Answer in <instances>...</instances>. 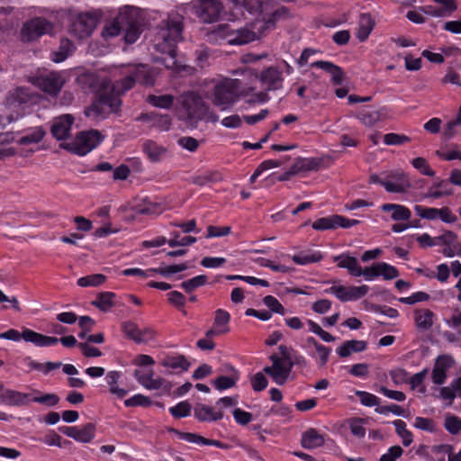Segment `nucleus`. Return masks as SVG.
Instances as JSON below:
<instances>
[{"label": "nucleus", "instance_id": "34", "mask_svg": "<svg viewBox=\"0 0 461 461\" xmlns=\"http://www.w3.org/2000/svg\"><path fill=\"white\" fill-rule=\"evenodd\" d=\"M136 83V78L134 77L133 71H131L128 76H126L124 78L116 81L113 87V95L115 96H118L120 95H123L126 91L131 89Z\"/></svg>", "mask_w": 461, "mask_h": 461}, {"label": "nucleus", "instance_id": "2", "mask_svg": "<svg viewBox=\"0 0 461 461\" xmlns=\"http://www.w3.org/2000/svg\"><path fill=\"white\" fill-rule=\"evenodd\" d=\"M210 41H218L224 40L230 45H244L257 39L254 31L248 27L234 28L229 23H221L217 25L207 34Z\"/></svg>", "mask_w": 461, "mask_h": 461}, {"label": "nucleus", "instance_id": "4", "mask_svg": "<svg viewBox=\"0 0 461 461\" xmlns=\"http://www.w3.org/2000/svg\"><path fill=\"white\" fill-rule=\"evenodd\" d=\"M182 105L191 120L207 119L212 122L219 120L218 115L210 110L203 99L194 92H187L182 95Z\"/></svg>", "mask_w": 461, "mask_h": 461}, {"label": "nucleus", "instance_id": "10", "mask_svg": "<svg viewBox=\"0 0 461 461\" xmlns=\"http://www.w3.org/2000/svg\"><path fill=\"white\" fill-rule=\"evenodd\" d=\"M269 358L272 361V366L264 367L263 372L272 377L277 384H285L294 366V362L279 358L277 354H272Z\"/></svg>", "mask_w": 461, "mask_h": 461}, {"label": "nucleus", "instance_id": "14", "mask_svg": "<svg viewBox=\"0 0 461 461\" xmlns=\"http://www.w3.org/2000/svg\"><path fill=\"white\" fill-rule=\"evenodd\" d=\"M455 365V359L450 355L438 356L434 363L431 379L435 384L441 385L446 382L447 371Z\"/></svg>", "mask_w": 461, "mask_h": 461}, {"label": "nucleus", "instance_id": "62", "mask_svg": "<svg viewBox=\"0 0 461 461\" xmlns=\"http://www.w3.org/2000/svg\"><path fill=\"white\" fill-rule=\"evenodd\" d=\"M263 302L267 307H268L272 312L276 313H279L281 315L285 314V308L279 303V301L272 295H267L264 297Z\"/></svg>", "mask_w": 461, "mask_h": 461}, {"label": "nucleus", "instance_id": "26", "mask_svg": "<svg viewBox=\"0 0 461 461\" xmlns=\"http://www.w3.org/2000/svg\"><path fill=\"white\" fill-rule=\"evenodd\" d=\"M414 315L415 324L419 330H428L433 326L434 313L430 310H416Z\"/></svg>", "mask_w": 461, "mask_h": 461}, {"label": "nucleus", "instance_id": "55", "mask_svg": "<svg viewBox=\"0 0 461 461\" xmlns=\"http://www.w3.org/2000/svg\"><path fill=\"white\" fill-rule=\"evenodd\" d=\"M95 324V321L89 316H81L78 320V325L81 328V331L79 332L78 337L80 339H86L88 332L91 331Z\"/></svg>", "mask_w": 461, "mask_h": 461}, {"label": "nucleus", "instance_id": "3", "mask_svg": "<svg viewBox=\"0 0 461 461\" xmlns=\"http://www.w3.org/2000/svg\"><path fill=\"white\" fill-rule=\"evenodd\" d=\"M240 90V81L239 79L223 78L214 85L211 101L221 111H226L238 101Z\"/></svg>", "mask_w": 461, "mask_h": 461}, {"label": "nucleus", "instance_id": "49", "mask_svg": "<svg viewBox=\"0 0 461 461\" xmlns=\"http://www.w3.org/2000/svg\"><path fill=\"white\" fill-rule=\"evenodd\" d=\"M236 8L243 7L249 14H256L260 0H229Z\"/></svg>", "mask_w": 461, "mask_h": 461}, {"label": "nucleus", "instance_id": "8", "mask_svg": "<svg viewBox=\"0 0 461 461\" xmlns=\"http://www.w3.org/2000/svg\"><path fill=\"white\" fill-rule=\"evenodd\" d=\"M256 15L264 23V29L274 27L278 20L291 16L289 8L285 6L275 9L274 0L260 1Z\"/></svg>", "mask_w": 461, "mask_h": 461}, {"label": "nucleus", "instance_id": "15", "mask_svg": "<svg viewBox=\"0 0 461 461\" xmlns=\"http://www.w3.org/2000/svg\"><path fill=\"white\" fill-rule=\"evenodd\" d=\"M74 120L75 119L71 114H63L54 118L50 127L52 136L58 140L68 139L71 127L74 123Z\"/></svg>", "mask_w": 461, "mask_h": 461}, {"label": "nucleus", "instance_id": "56", "mask_svg": "<svg viewBox=\"0 0 461 461\" xmlns=\"http://www.w3.org/2000/svg\"><path fill=\"white\" fill-rule=\"evenodd\" d=\"M411 164L413 167L420 170L422 175L434 176L435 171L432 170L424 158L419 157L412 159Z\"/></svg>", "mask_w": 461, "mask_h": 461}, {"label": "nucleus", "instance_id": "37", "mask_svg": "<svg viewBox=\"0 0 461 461\" xmlns=\"http://www.w3.org/2000/svg\"><path fill=\"white\" fill-rule=\"evenodd\" d=\"M322 258V254L320 251H301L300 253L294 255L292 259L298 265H307L319 262Z\"/></svg>", "mask_w": 461, "mask_h": 461}, {"label": "nucleus", "instance_id": "42", "mask_svg": "<svg viewBox=\"0 0 461 461\" xmlns=\"http://www.w3.org/2000/svg\"><path fill=\"white\" fill-rule=\"evenodd\" d=\"M207 283V276L204 275L194 276L187 281L181 283L180 286L186 292L192 293L196 288L204 285Z\"/></svg>", "mask_w": 461, "mask_h": 461}, {"label": "nucleus", "instance_id": "45", "mask_svg": "<svg viewBox=\"0 0 461 461\" xmlns=\"http://www.w3.org/2000/svg\"><path fill=\"white\" fill-rule=\"evenodd\" d=\"M382 185L387 192L397 194L405 193L407 189L411 187V184L408 180H402V182L395 183L392 181H385L384 183H382Z\"/></svg>", "mask_w": 461, "mask_h": 461}, {"label": "nucleus", "instance_id": "12", "mask_svg": "<svg viewBox=\"0 0 461 461\" xmlns=\"http://www.w3.org/2000/svg\"><path fill=\"white\" fill-rule=\"evenodd\" d=\"M198 5L195 6V14L205 23L216 21L221 12L222 5L218 0H197Z\"/></svg>", "mask_w": 461, "mask_h": 461}, {"label": "nucleus", "instance_id": "53", "mask_svg": "<svg viewBox=\"0 0 461 461\" xmlns=\"http://www.w3.org/2000/svg\"><path fill=\"white\" fill-rule=\"evenodd\" d=\"M378 267H380V276H382L385 280H392L399 276V271L393 266L384 262H379Z\"/></svg>", "mask_w": 461, "mask_h": 461}, {"label": "nucleus", "instance_id": "60", "mask_svg": "<svg viewBox=\"0 0 461 461\" xmlns=\"http://www.w3.org/2000/svg\"><path fill=\"white\" fill-rule=\"evenodd\" d=\"M151 400L142 394H135L134 396L124 401V404L127 407L133 406H149L151 405Z\"/></svg>", "mask_w": 461, "mask_h": 461}, {"label": "nucleus", "instance_id": "18", "mask_svg": "<svg viewBox=\"0 0 461 461\" xmlns=\"http://www.w3.org/2000/svg\"><path fill=\"white\" fill-rule=\"evenodd\" d=\"M259 80L265 86L266 91L279 89L283 81L282 72L274 67L263 70Z\"/></svg>", "mask_w": 461, "mask_h": 461}, {"label": "nucleus", "instance_id": "61", "mask_svg": "<svg viewBox=\"0 0 461 461\" xmlns=\"http://www.w3.org/2000/svg\"><path fill=\"white\" fill-rule=\"evenodd\" d=\"M231 233V228L230 226H214L210 225L207 227L206 238L223 237Z\"/></svg>", "mask_w": 461, "mask_h": 461}, {"label": "nucleus", "instance_id": "28", "mask_svg": "<svg viewBox=\"0 0 461 461\" xmlns=\"http://www.w3.org/2000/svg\"><path fill=\"white\" fill-rule=\"evenodd\" d=\"M366 348V342L364 340H348L337 348V353L340 357H347L352 352H362Z\"/></svg>", "mask_w": 461, "mask_h": 461}, {"label": "nucleus", "instance_id": "24", "mask_svg": "<svg viewBox=\"0 0 461 461\" xmlns=\"http://www.w3.org/2000/svg\"><path fill=\"white\" fill-rule=\"evenodd\" d=\"M132 71L136 78V82L148 86L155 85L156 75L154 69L145 65H138Z\"/></svg>", "mask_w": 461, "mask_h": 461}, {"label": "nucleus", "instance_id": "57", "mask_svg": "<svg viewBox=\"0 0 461 461\" xmlns=\"http://www.w3.org/2000/svg\"><path fill=\"white\" fill-rule=\"evenodd\" d=\"M410 140V137L403 134L387 133L384 136V142L388 146L402 145L403 143L409 142Z\"/></svg>", "mask_w": 461, "mask_h": 461}, {"label": "nucleus", "instance_id": "32", "mask_svg": "<svg viewBox=\"0 0 461 461\" xmlns=\"http://www.w3.org/2000/svg\"><path fill=\"white\" fill-rule=\"evenodd\" d=\"M143 151L152 162H158L161 159L162 156L166 153L167 149L158 145L153 140H146L143 143Z\"/></svg>", "mask_w": 461, "mask_h": 461}, {"label": "nucleus", "instance_id": "1", "mask_svg": "<svg viewBox=\"0 0 461 461\" xmlns=\"http://www.w3.org/2000/svg\"><path fill=\"white\" fill-rule=\"evenodd\" d=\"M184 17L174 13L162 21L155 36V48L172 58L176 55V43L182 40Z\"/></svg>", "mask_w": 461, "mask_h": 461}, {"label": "nucleus", "instance_id": "29", "mask_svg": "<svg viewBox=\"0 0 461 461\" xmlns=\"http://www.w3.org/2000/svg\"><path fill=\"white\" fill-rule=\"evenodd\" d=\"M381 209L384 212H392L393 221H408L411 216V211L401 204L384 203Z\"/></svg>", "mask_w": 461, "mask_h": 461}, {"label": "nucleus", "instance_id": "9", "mask_svg": "<svg viewBox=\"0 0 461 461\" xmlns=\"http://www.w3.org/2000/svg\"><path fill=\"white\" fill-rule=\"evenodd\" d=\"M54 24L43 17H35L23 23L21 30L23 41L31 42L45 34H52Z\"/></svg>", "mask_w": 461, "mask_h": 461}, {"label": "nucleus", "instance_id": "25", "mask_svg": "<svg viewBox=\"0 0 461 461\" xmlns=\"http://www.w3.org/2000/svg\"><path fill=\"white\" fill-rule=\"evenodd\" d=\"M128 22L127 24H123V39L126 43L131 44L139 39L141 29L140 23L132 15L128 14Z\"/></svg>", "mask_w": 461, "mask_h": 461}, {"label": "nucleus", "instance_id": "22", "mask_svg": "<svg viewBox=\"0 0 461 461\" xmlns=\"http://www.w3.org/2000/svg\"><path fill=\"white\" fill-rule=\"evenodd\" d=\"M312 66L323 69L330 74L333 84L341 85L343 83L345 74L342 68L332 62L320 60L312 63Z\"/></svg>", "mask_w": 461, "mask_h": 461}, {"label": "nucleus", "instance_id": "5", "mask_svg": "<svg viewBox=\"0 0 461 461\" xmlns=\"http://www.w3.org/2000/svg\"><path fill=\"white\" fill-rule=\"evenodd\" d=\"M103 139V135L97 130L81 131L72 141L61 143L60 148L79 156H84L95 149Z\"/></svg>", "mask_w": 461, "mask_h": 461}, {"label": "nucleus", "instance_id": "41", "mask_svg": "<svg viewBox=\"0 0 461 461\" xmlns=\"http://www.w3.org/2000/svg\"><path fill=\"white\" fill-rule=\"evenodd\" d=\"M106 280V276L103 274H94L90 276H86L84 277H80L77 280V285L81 287L87 286H99L104 284Z\"/></svg>", "mask_w": 461, "mask_h": 461}, {"label": "nucleus", "instance_id": "38", "mask_svg": "<svg viewBox=\"0 0 461 461\" xmlns=\"http://www.w3.org/2000/svg\"><path fill=\"white\" fill-rule=\"evenodd\" d=\"M114 297L115 294L112 292H103L98 294L96 299L91 303L99 310L107 312L113 306V299Z\"/></svg>", "mask_w": 461, "mask_h": 461}, {"label": "nucleus", "instance_id": "23", "mask_svg": "<svg viewBox=\"0 0 461 461\" xmlns=\"http://www.w3.org/2000/svg\"><path fill=\"white\" fill-rule=\"evenodd\" d=\"M325 443L324 437L321 435L315 429H309L303 433L301 445L303 448L312 449L323 446Z\"/></svg>", "mask_w": 461, "mask_h": 461}, {"label": "nucleus", "instance_id": "39", "mask_svg": "<svg viewBox=\"0 0 461 461\" xmlns=\"http://www.w3.org/2000/svg\"><path fill=\"white\" fill-rule=\"evenodd\" d=\"M74 45L68 39L60 41L59 49L52 53V60L56 63L62 62L73 51Z\"/></svg>", "mask_w": 461, "mask_h": 461}, {"label": "nucleus", "instance_id": "59", "mask_svg": "<svg viewBox=\"0 0 461 461\" xmlns=\"http://www.w3.org/2000/svg\"><path fill=\"white\" fill-rule=\"evenodd\" d=\"M414 211L420 217L427 220H436L438 216V209L426 208L421 205H415Z\"/></svg>", "mask_w": 461, "mask_h": 461}, {"label": "nucleus", "instance_id": "11", "mask_svg": "<svg viewBox=\"0 0 461 461\" xmlns=\"http://www.w3.org/2000/svg\"><path fill=\"white\" fill-rule=\"evenodd\" d=\"M98 24V17L92 14H79L72 21L69 32L79 38H86L91 35Z\"/></svg>", "mask_w": 461, "mask_h": 461}, {"label": "nucleus", "instance_id": "20", "mask_svg": "<svg viewBox=\"0 0 461 461\" xmlns=\"http://www.w3.org/2000/svg\"><path fill=\"white\" fill-rule=\"evenodd\" d=\"M29 394L6 389L0 393V403L9 406H23L28 403Z\"/></svg>", "mask_w": 461, "mask_h": 461}, {"label": "nucleus", "instance_id": "33", "mask_svg": "<svg viewBox=\"0 0 461 461\" xmlns=\"http://www.w3.org/2000/svg\"><path fill=\"white\" fill-rule=\"evenodd\" d=\"M134 376L136 377L138 382L142 386H144L145 388H147L149 390L158 389L164 384V379H162L160 377L154 379L152 377L153 376V372L152 371L149 374H147V375H140V371L136 370L134 372Z\"/></svg>", "mask_w": 461, "mask_h": 461}, {"label": "nucleus", "instance_id": "47", "mask_svg": "<svg viewBox=\"0 0 461 461\" xmlns=\"http://www.w3.org/2000/svg\"><path fill=\"white\" fill-rule=\"evenodd\" d=\"M122 330L126 338L133 340L135 343H138L140 328L135 322L131 321L122 322Z\"/></svg>", "mask_w": 461, "mask_h": 461}, {"label": "nucleus", "instance_id": "36", "mask_svg": "<svg viewBox=\"0 0 461 461\" xmlns=\"http://www.w3.org/2000/svg\"><path fill=\"white\" fill-rule=\"evenodd\" d=\"M175 97L172 95H149L146 97V102L149 104L162 108L170 109L174 104Z\"/></svg>", "mask_w": 461, "mask_h": 461}, {"label": "nucleus", "instance_id": "30", "mask_svg": "<svg viewBox=\"0 0 461 461\" xmlns=\"http://www.w3.org/2000/svg\"><path fill=\"white\" fill-rule=\"evenodd\" d=\"M375 26V22L368 14H362L359 17L357 37L360 41H366Z\"/></svg>", "mask_w": 461, "mask_h": 461}, {"label": "nucleus", "instance_id": "16", "mask_svg": "<svg viewBox=\"0 0 461 461\" xmlns=\"http://www.w3.org/2000/svg\"><path fill=\"white\" fill-rule=\"evenodd\" d=\"M128 14L126 12H121L115 18L106 22L105 25L102 30V37L104 40H109L118 36L123 29V24H127Z\"/></svg>", "mask_w": 461, "mask_h": 461}, {"label": "nucleus", "instance_id": "21", "mask_svg": "<svg viewBox=\"0 0 461 461\" xmlns=\"http://www.w3.org/2000/svg\"><path fill=\"white\" fill-rule=\"evenodd\" d=\"M194 415L200 421H216L223 418L222 411H213L212 408L203 403H196Z\"/></svg>", "mask_w": 461, "mask_h": 461}, {"label": "nucleus", "instance_id": "58", "mask_svg": "<svg viewBox=\"0 0 461 461\" xmlns=\"http://www.w3.org/2000/svg\"><path fill=\"white\" fill-rule=\"evenodd\" d=\"M444 425L449 433L456 435L461 429V419L453 415L447 416Z\"/></svg>", "mask_w": 461, "mask_h": 461}, {"label": "nucleus", "instance_id": "54", "mask_svg": "<svg viewBox=\"0 0 461 461\" xmlns=\"http://www.w3.org/2000/svg\"><path fill=\"white\" fill-rule=\"evenodd\" d=\"M172 416L176 418H182L190 415L191 404L188 402H181L174 407L169 409Z\"/></svg>", "mask_w": 461, "mask_h": 461}, {"label": "nucleus", "instance_id": "44", "mask_svg": "<svg viewBox=\"0 0 461 461\" xmlns=\"http://www.w3.org/2000/svg\"><path fill=\"white\" fill-rule=\"evenodd\" d=\"M45 134L46 131L42 127H37L31 133L22 137L19 140V143L21 145L38 143L44 138Z\"/></svg>", "mask_w": 461, "mask_h": 461}, {"label": "nucleus", "instance_id": "31", "mask_svg": "<svg viewBox=\"0 0 461 461\" xmlns=\"http://www.w3.org/2000/svg\"><path fill=\"white\" fill-rule=\"evenodd\" d=\"M383 111L363 109L360 111L357 118L366 127H372L383 119Z\"/></svg>", "mask_w": 461, "mask_h": 461}, {"label": "nucleus", "instance_id": "48", "mask_svg": "<svg viewBox=\"0 0 461 461\" xmlns=\"http://www.w3.org/2000/svg\"><path fill=\"white\" fill-rule=\"evenodd\" d=\"M188 268V266L186 263H182L179 265H172V266H167V267H160L158 268H152L149 269V271L153 273L160 274L161 276H167L175 273H178L181 271H184Z\"/></svg>", "mask_w": 461, "mask_h": 461}, {"label": "nucleus", "instance_id": "7", "mask_svg": "<svg viewBox=\"0 0 461 461\" xmlns=\"http://www.w3.org/2000/svg\"><path fill=\"white\" fill-rule=\"evenodd\" d=\"M29 81L45 94L57 96L66 83L62 73L58 71H45L31 77Z\"/></svg>", "mask_w": 461, "mask_h": 461}, {"label": "nucleus", "instance_id": "19", "mask_svg": "<svg viewBox=\"0 0 461 461\" xmlns=\"http://www.w3.org/2000/svg\"><path fill=\"white\" fill-rule=\"evenodd\" d=\"M22 339L38 347L51 346L59 342V339L56 337H49L29 329L23 330Z\"/></svg>", "mask_w": 461, "mask_h": 461}, {"label": "nucleus", "instance_id": "35", "mask_svg": "<svg viewBox=\"0 0 461 461\" xmlns=\"http://www.w3.org/2000/svg\"><path fill=\"white\" fill-rule=\"evenodd\" d=\"M223 175L215 170V171H207L202 175L195 176L192 178V183L203 186L209 183H217L223 181Z\"/></svg>", "mask_w": 461, "mask_h": 461}, {"label": "nucleus", "instance_id": "46", "mask_svg": "<svg viewBox=\"0 0 461 461\" xmlns=\"http://www.w3.org/2000/svg\"><path fill=\"white\" fill-rule=\"evenodd\" d=\"M95 432V425L94 423H87L82 429H78L77 441L88 443L94 438Z\"/></svg>", "mask_w": 461, "mask_h": 461}, {"label": "nucleus", "instance_id": "6", "mask_svg": "<svg viewBox=\"0 0 461 461\" xmlns=\"http://www.w3.org/2000/svg\"><path fill=\"white\" fill-rule=\"evenodd\" d=\"M122 105V100L111 94H101L98 99L85 111L88 118L103 120L111 113H117Z\"/></svg>", "mask_w": 461, "mask_h": 461}, {"label": "nucleus", "instance_id": "43", "mask_svg": "<svg viewBox=\"0 0 461 461\" xmlns=\"http://www.w3.org/2000/svg\"><path fill=\"white\" fill-rule=\"evenodd\" d=\"M337 214L330 217H323L312 223V228L317 230H333L337 228Z\"/></svg>", "mask_w": 461, "mask_h": 461}, {"label": "nucleus", "instance_id": "64", "mask_svg": "<svg viewBox=\"0 0 461 461\" xmlns=\"http://www.w3.org/2000/svg\"><path fill=\"white\" fill-rule=\"evenodd\" d=\"M230 316L229 312L224 310L218 309L215 312V317L213 321V326L216 328H228L227 324L229 323Z\"/></svg>", "mask_w": 461, "mask_h": 461}, {"label": "nucleus", "instance_id": "63", "mask_svg": "<svg viewBox=\"0 0 461 461\" xmlns=\"http://www.w3.org/2000/svg\"><path fill=\"white\" fill-rule=\"evenodd\" d=\"M356 395L360 398V402L363 405L372 407L379 405V399L367 392L364 391H357Z\"/></svg>", "mask_w": 461, "mask_h": 461}, {"label": "nucleus", "instance_id": "51", "mask_svg": "<svg viewBox=\"0 0 461 461\" xmlns=\"http://www.w3.org/2000/svg\"><path fill=\"white\" fill-rule=\"evenodd\" d=\"M169 431L175 433L176 435L178 436L179 438L185 440L187 442L194 443V444H202V445L204 444L203 440L205 438H203V436H200L198 434L190 433V432H181L176 429H170Z\"/></svg>", "mask_w": 461, "mask_h": 461}, {"label": "nucleus", "instance_id": "50", "mask_svg": "<svg viewBox=\"0 0 461 461\" xmlns=\"http://www.w3.org/2000/svg\"><path fill=\"white\" fill-rule=\"evenodd\" d=\"M237 379V376L221 375L212 381V384L217 390H226L233 387L236 384Z\"/></svg>", "mask_w": 461, "mask_h": 461}, {"label": "nucleus", "instance_id": "13", "mask_svg": "<svg viewBox=\"0 0 461 461\" xmlns=\"http://www.w3.org/2000/svg\"><path fill=\"white\" fill-rule=\"evenodd\" d=\"M369 291L367 285H363L361 286H343V285H333L329 289L325 290L326 293L333 294L341 302H348L352 300H357L364 297Z\"/></svg>", "mask_w": 461, "mask_h": 461}, {"label": "nucleus", "instance_id": "40", "mask_svg": "<svg viewBox=\"0 0 461 461\" xmlns=\"http://www.w3.org/2000/svg\"><path fill=\"white\" fill-rule=\"evenodd\" d=\"M161 365L165 367H171L174 369L181 368L184 371H186L190 366V363L183 355H178L176 357H167L161 361Z\"/></svg>", "mask_w": 461, "mask_h": 461}, {"label": "nucleus", "instance_id": "27", "mask_svg": "<svg viewBox=\"0 0 461 461\" xmlns=\"http://www.w3.org/2000/svg\"><path fill=\"white\" fill-rule=\"evenodd\" d=\"M321 160L318 158H298L292 166L295 175L305 171H317L321 167Z\"/></svg>", "mask_w": 461, "mask_h": 461}, {"label": "nucleus", "instance_id": "17", "mask_svg": "<svg viewBox=\"0 0 461 461\" xmlns=\"http://www.w3.org/2000/svg\"><path fill=\"white\" fill-rule=\"evenodd\" d=\"M436 239L441 240L442 245L445 246L442 253L446 257L453 258L455 255L461 257V242L457 241V235L455 232L447 230Z\"/></svg>", "mask_w": 461, "mask_h": 461}, {"label": "nucleus", "instance_id": "52", "mask_svg": "<svg viewBox=\"0 0 461 461\" xmlns=\"http://www.w3.org/2000/svg\"><path fill=\"white\" fill-rule=\"evenodd\" d=\"M250 383L255 392H261L267 387L268 381L264 372H258L250 377Z\"/></svg>", "mask_w": 461, "mask_h": 461}]
</instances>
